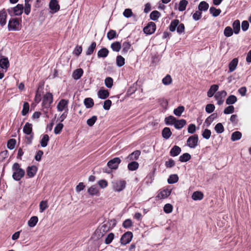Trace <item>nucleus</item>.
<instances>
[{
    "label": "nucleus",
    "instance_id": "f257e3e1",
    "mask_svg": "<svg viewBox=\"0 0 251 251\" xmlns=\"http://www.w3.org/2000/svg\"><path fill=\"white\" fill-rule=\"evenodd\" d=\"M110 229V224L106 223L102 225L101 226H99L95 230L93 235V238L96 240L101 238Z\"/></svg>",
    "mask_w": 251,
    "mask_h": 251
},
{
    "label": "nucleus",
    "instance_id": "f03ea898",
    "mask_svg": "<svg viewBox=\"0 0 251 251\" xmlns=\"http://www.w3.org/2000/svg\"><path fill=\"white\" fill-rule=\"evenodd\" d=\"M12 169L13 172L12 177L14 180L19 181L24 176L25 172L20 167L19 163H15L12 166Z\"/></svg>",
    "mask_w": 251,
    "mask_h": 251
},
{
    "label": "nucleus",
    "instance_id": "7ed1b4c3",
    "mask_svg": "<svg viewBox=\"0 0 251 251\" xmlns=\"http://www.w3.org/2000/svg\"><path fill=\"white\" fill-rule=\"evenodd\" d=\"M21 20L18 18L11 19L8 24V29L9 31L19 30L21 28Z\"/></svg>",
    "mask_w": 251,
    "mask_h": 251
},
{
    "label": "nucleus",
    "instance_id": "20e7f679",
    "mask_svg": "<svg viewBox=\"0 0 251 251\" xmlns=\"http://www.w3.org/2000/svg\"><path fill=\"white\" fill-rule=\"evenodd\" d=\"M113 189L115 192H120L124 190L126 185L125 180H117L112 182Z\"/></svg>",
    "mask_w": 251,
    "mask_h": 251
},
{
    "label": "nucleus",
    "instance_id": "39448f33",
    "mask_svg": "<svg viewBox=\"0 0 251 251\" xmlns=\"http://www.w3.org/2000/svg\"><path fill=\"white\" fill-rule=\"evenodd\" d=\"M198 144V135L197 134L191 136L187 140V145L191 148H196Z\"/></svg>",
    "mask_w": 251,
    "mask_h": 251
},
{
    "label": "nucleus",
    "instance_id": "423d86ee",
    "mask_svg": "<svg viewBox=\"0 0 251 251\" xmlns=\"http://www.w3.org/2000/svg\"><path fill=\"white\" fill-rule=\"evenodd\" d=\"M69 101L68 100L62 99L57 104V109L59 112L63 111H68V105Z\"/></svg>",
    "mask_w": 251,
    "mask_h": 251
},
{
    "label": "nucleus",
    "instance_id": "0eeeda50",
    "mask_svg": "<svg viewBox=\"0 0 251 251\" xmlns=\"http://www.w3.org/2000/svg\"><path fill=\"white\" fill-rule=\"evenodd\" d=\"M133 237L132 233L130 231H127L124 233L121 238V243L122 245H126L129 243Z\"/></svg>",
    "mask_w": 251,
    "mask_h": 251
},
{
    "label": "nucleus",
    "instance_id": "6e6552de",
    "mask_svg": "<svg viewBox=\"0 0 251 251\" xmlns=\"http://www.w3.org/2000/svg\"><path fill=\"white\" fill-rule=\"evenodd\" d=\"M121 162V160L119 157H115L108 162L107 166L110 169L116 170L118 168Z\"/></svg>",
    "mask_w": 251,
    "mask_h": 251
},
{
    "label": "nucleus",
    "instance_id": "1a4fd4ad",
    "mask_svg": "<svg viewBox=\"0 0 251 251\" xmlns=\"http://www.w3.org/2000/svg\"><path fill=\"white\" fill-rule=\"evenodd\" d=\"M52 95L50 93H47L44 95L43 97V104L45 107H48L50 106V104L52 103Z\"/></svg>",
    "mask_w": 251,
    "mask_h": 251
},
{
    "label": "nucleus",
    "instance_id": "9d476101",
    "mask_svg": "<svg viewBox=\"0 0 251 251\" xmlns=\"http://www.w3.org/2000/svg\"><path fill=\"white\" fill-rule=\"evenodd\" d=\"M156 29V25L153 22H150L144 28V32L147 34H151Z\"/></svg>",
    "mask_w": 251,
    "mask_h": 251
},
{
    "label": "nucleus",
    "instance_id": "9b49d317",
    "mask_svg": "<svg viewBox=\"0 0 251 251\" xmlns=\"http://www.w3.org/2000/svg\"><path fill=\"white\" fill-rule=\"evenodd\" d=\"M49 7L52 11V13H56L60 9V6L57 0H51L49 3Z\"/></svg>",
    "mask_w": 251,
    "mask_h": 251
},
{
    "label": "nucleus",
    "instance_id": "f8f14e48",
    "mask_svg": "<svg viewBox=\"0 0 251 251\" xmlns=\"http://www.w3.org/2000/svg\"><path fill=\"white\" fill-rule=\"evenodd\" d=\"M37 171V168L35 166H31L27 167L26 170L27 175L29 177H33Z\"/></svg>",
    "mask_w": 251,
    "mask_h": 251
},
{
    "label": "nucleus",
    "instance_id": "ddd939ff",
    "mask_svg": "<svg viewBox=\"0 0 251 251\" xmlns=\"http://www.w3.org/2000/svg\"><path fill=\"white\" fill-rule=\"evenodd\" d=\"M88 193L91 196H99L100 192L99 189L95 186L92 185L88 189Z\"/></svg>",
    "mask_w": 251,
    "mask_h": 251
},
{
    "label": "nucleus",
    "instance_id": "4468645a",
    "mask_svg": "<svg viewBox=\"0 0 251 251\" xmlns=\"http://www.w3.org/2000/svg\"><path fill=\"white\" fill-rule=\"evenodd\" d=\"M141 152L140 151L137 150L130 154L127 157V159L129 161L137 160L139 158Z\"/></svg>",
    "mask_w": 251,
    "mask_h": 251
},
{
    "label": "nucleus",
    "instance_id": "2eb2a0df",
    "mask_svg": "<svg viewBox=\"0 0 251 251\" xmlns=\"http://www.w3.org/2000/svg\"><path fill=\"white\" fill-rule=\"evenodd\" d=\"M9 66V62L6 57H3L0 60V67L1 68L7 70Z\"/></svg>",
    "mask_w": 251,
    "mask_h": 251
},
{
    "label": "nucleus",
    "instance_id": "dca6fc26",
    "mask_svg": "<svg viewBox=\"0 0 251 251\" xmlns=\"http://www.w3.org/2000/svg\"><path fill=\"white\" fill-rule=\"evenodd\" d=\"M24 6L23 4H18L13 8V12L14 15L19 16L21 15L23 12Z\"/></svg>",
    "mask_w": 251,
    "mask_h": 251
},
{
    "label": "nucleus",
    "instance_id": "f3484780",
    "mask_svg": "<svg viewBox=\"0 0 251 251\" xmlns=\"http://www.w3.org/2000/svg\"><path fill=\"white\" fill-rule=\"evenodd\" d=\"M83 73V71L82 69H77L74 71L72 75V76L74 78V79L77 80L82 76Z\"/></svg>",
    "mask_w": 251,
    "mask_h": 251
},
{
    "label": "nucleus",
    "instance_id": "a211bd4d",
    "mask_svg": "<svg viewBox=\"0 0 251 251\" xmlns=\"http://www.w3.org/2000/svg\"><path fill=\"white\" fill-rule=\"evenodd\" d=\"M238 61L237 58H235L232 60L228 65L229 72H232L236 69L238 64Z\"/></svg>",
    "mask_w": 251,
    "mask_h": 251
},
{
    "label": "nucleus",
    "instance_id": "6ab92c4d",
    "mask_svg": "<svg viewBox=\"0 0 251 251\" xmlns=\"http://www.w3.org/2000/svg\"><path fill=\"white\" fill-rule=\"evenodd\" d=\"M98 95L99 98L105 99L108 97L109 93L108 90L101 89L99 91Z\"/></svg>",
    "mask_w": 251,
    "mask_h": 251
},
{
    "label": "nucleus",
    "instance_id": "aec40b11",
    "mask_svg": "<svg viewBox=\"0 0 251 251\" xmlns=\"http://www.w3.org/2000/svg\"><path fill=\"white\" fill-rule=\"evenodd\" d=\"M181 149L177 146H174L171 150L170 153L172 156H176L181 152Z\"/></svg>",
    "mask_w": 251,
    "mask_h": 251
},
{
    "label": "nucleus",
    "instance_id": "412c9836",
    "mask_svg": "<svg viewBox=\"0 0 251 251\" xmlns=\"http://www.w3.org/2000/svg\"><path fill=\"white\" fill-rule=\"evenodd\" d=\"M172 133L169 127H166L162 131V135L166 139H169L171 136Z\"/></svg>",
    "mask_w": 251,
    "mask_h": 251
},
{
    "label": "nucleus",
    "instance_id": "4be33fe9",
    "mask_svg": "<svg viewBox=\"0 0 251 251\" xmlns=\"http://www.w3.org/2000/svg\"><path fill=\"white\" fill-rule=\"evenodd\" d=\"M7 17V13L4 10L0 11V24L4 25L6 24V19Z\"/></svg>",
    "mask_w": 251,
    "mask_h": 251
},
{
    "label": "nucleus",
    "instance_id": "5701e85b",
    "mask_svg": "<svg viewBox=\"0 0 251 251\" xmlns=\"http://www.w3.org/2000/svg\"><path fill=\"white\" fill-rule=\"evenodd\" d=\"M186 124V121L184 119L176 120L174 126L176 129L182 128Z\"/></svg>",
    "mask_w": 251,
    "mask_h": 251
},
{
    "label": "nucleus",
    "instance_id": "b1692460",
    "mask_svg": "<svg viewBox=\"0 0 251 251\" xmlns=\"http://www.w3.org/2000/svg\"><path fill=\"white\" fill-rule=\"evenodd\" d=\"M171 190L165 189L161 191L157 195V197L160 199H165L171 194Z\"/></svg>",
    "mask_w": 251,
    "mask_h": 251
},
{
    "label": "nucleus",
    "instance_id": "393cba45",
    "mask_svg": "<svg viewBox=\"0 0 251 251\" xmlns=\"http://www.w3.org/2000/svg\"><path fill=\"white\" fill-rule=\"evenodd\" d=\"M219 86L218 85L214 84L211 86L209 90L207 92V96L208 97H212L214 93L218 90Z\"/></svg>",
    "mask_w": 251,
    "mask_h": 251
},
{
    "label": "nucleus",
    "instance_id": "a878e982",
    "mask_svg": "<svg viewBox=\"0 0 251 251\" xmlns=\"http://www.w3.org/2000/svg\"><path fill=\"white\" fill-rule=\"evenodd\" d=\"M32 131V125L29 123H26L23 128L24 132L27 135H30Z\"/></svg>",
    "mask_w": 251,
    "mask_h": 251
},
{
    "label": "nucleus",
    "instance_id": "bb28decb",
    "mask_svg": "<svg viewBox=\"0 0 251 251\" xmlns=\"http://www.w3.org/2000/svg\"><path fill=\"white\" fill-rule=\"evenodd\" d=\"M203 194L200 191L194 192L192 196V198L195 201L201 200L203 199Z\"/></svg>",
    "mask_w": 251,
    "mask_h": 251
},
{
    "label": "nucleus",
    "instance_id": "cd10ccee",
    "mask_svg": "<svg viewBox=\"0 0 251 251\" xmlns=\"http://www.w3.org/2000/svg\"><path fill=\"white\" fill-rule=\"evenodd\" d=\"M49 141V136L48 134H44L43 135V137L40 141V144L41 147L45 148L46 147L48 144Z\"/></svg>",
    "mask_w": 251,
    "mask_h": 251
},
{
    "label": "nucleus",
    "instance_id": "c85d7f7f",
    "mask_svg": "<svg viewBox=\"0 0 251 251\" xmlns=\"http://www.w3.org/2000/svg\"><path fill=\"white\" fill-rule=\"evenodd\" d=\"M232 26L234 30V32L235 34H238L240 30V23L238 20H235Z\"/></svg>",
    "mask_w": 251,
    "mask_h": 251
},
{
    "label": "nucleus",
    "instance_id": "c756f323",
    "mask_svg": "<svg viewBox=\"0 0 251 251\" xmlns=\"http://www.w3.org/2000/svg\"><path fill=\"white\" fill-rule=\"evenodd\" d=\"M188 3L186 0H181L178 4V10L179 11H183L186 9V7Z\"/></svg>",
    "mask_w": 251,
    "mask_h": 251
},
{
    "label": "nucleus",
    "instance_id": "7c9ffc66",
    "mask_svg": "<svg viewBox=\"0 0 251 251\" xmlns=\"http://www.w3.org/2000/svg\"><path fill=\"white\" fill-rule=\"evenodd\" d=\"M38 221V218L37 216H33L30 218L28 221V225L29 227H32L36 226Z\"/></svg>",
    "mask_w": 251,
    "mask_h": 251
},
{
    "label": "nucleus",
    "instance_id": "2f4dec72",
    "mask_svg": "<svg viewBox=\"0 0 251 251\" xmlns=\"http://www.w3.org/2000/svg\"><path fill=\"white\" fill-rule=\"evenodd\" d=\"M227 93L226 91L223 90L221 91L218 92L214 97L216 100H224V98L226 96Z\"/></svg>",
    "mask_w": 251,
    "mask_h": 251
},
{
    "label": "nucleus",
    "instance_id": "473e14b6",
    "mask_svg": "<svg viewBox=\"0 0 251 251\" xmlns=\"http://www.w3.org/2000/svg\"><path fill=\"white\" fill-rule=\"evenodd\" d=\"M208 7V4L204 1L201 2L198 6L199 10H200L201 12L202 11H206Z\"/></svg>",
    "mask_w": 251,
    "mask_h": 251
},
{
    "label": "nucleus",
    "instance_id": "72a5a7b5",
    "mask_svg": "<svg viewBox=\"0 0 251 251\" xmlns=\"http://www.w3.org/2000/svg\"><path fill=\"white\" fill-rule=\"evenodd\" d=\"M109 53L108 50L106 48H102L98 52V56L99 57H105L108 55Z\"/></svg>",
    "mask_w": 251,
    "mask_h": 251
},
{
    "label": "nucleus",
    "instance_id": "f704fd0d",
    "mask_svg": "<svg viewBox=\"0 0 251 251\" xmlns=\"http://www.w3.org/2000/svg\"><path fill=\"white\" fill-rule=\"evenodd\" d=\"M128 169L130 171H135L139 167V164L137 162L132 161L128 164Z\"/></svg>",
    "mask_w": 251,
    "mask_h": 251
},
{
    "label": "nucleus",
    "instance_id": "c9c22d12",
    "mask_svg": "<svg viewBox=\"0 0 251 251\" xmlns=\"http://www.w3.org/2000/svg\"><path fill=\"white\" fill-rule=\"evenodd\" d=\"M111 48L113 51L118 52L121 49V44L119 42H115L111 45Z\"/></svg>",
    "mask_w": 251,
    "mask_h": 251
},
{
    "label": "nucleus",
    "instance_id": "e433bc0d",
    "mask_svg": "<svg viewBox=\"0 0 251 251\" xmlns=\"http://www.w3.org/2000/svg\"><path fill=\"white\" fill-rule=\"evenodd\" d=\"M176 119L173 116H170L168 117H166L165 119V122L166 125H174L175 124Z\"/></svg>",
    "mask_w": 251,
    "mask_h": 251
},
{
    "label": "nucleus",
    "instance_id": "4c0bfd02",
    "mask_svg": "<svg viewBox=\"0 0 251 251\" xmlns=\"http://www.w3.org/2000/svg\"><path fill=\"white\" fill-rule=\"evenodd\" d=\"M178 180V177L177 175H171L168 179L169 184H173L176 183Z\"/></svg>",
    "mask_w": 251,
    "mask_h": 251
},
{
    "label": "nucleus",
    "instance_id": "58836bf2",
    "mask_svg": "<svg viewBox=\"0 0 251 251\" xmlns=\"http://www.w3.org/2000/svg\"><path fill=\"white\" fill-rule=\"evenodd\" d=\"M125 58L121 55H118L116 57V64L117 65L121 67L124 65L125 62Z\"/></svg>",
    "mask_w": 251,
    "mask_h": 251
},
{
    "label": "nucleus",
    "instance_id": "ea45409f",
    "mask_svg": "<svg viewBox=\"0 0 251 251\" xmlns=\"http://www.w3.org/2000/svg\"><path fill=\"white\" fill-rule=\"evenodd\" d=\"M242 137V133L239 131H235L232 133L231 137V140L235 141L239 140Z\"/></svg>",
    "mask_w": 251,
    "mask_h": 251
},
{
    "label": "nucleus",
    "instance_id": "a19ab883",
    "mask_svg": "<svg viewBox=\"0 0 251 251\" xmlns=\"http://www.w3.org/2000/svg\"><path fill=\"white\" fill-rule=\"evenodd\" d=\"M160 13L156 10L153 11L150 14V18L153 21L157 20L160 17Z\"/></svg>",
    "mask_w": 251,
    "mask_h": 251
},
{
    "label": "nucleus",
    "instance_id": "79ce46f5",
    "mask_svg": "<svg viewBox=\"0 0 251 251\" xmlns=\"http://www.w3.org/2000/svg\"><path fill=\"white\" fill-rule=\"evenodd\" d=\"M191 158V155L188 153H185L180 156L179 160L181 162H187Z\"/></svg>",
    "mask_w": 251,
    "mask_h": 251
},
{
    "label": "nucleus",
    "instance_id": "37998d69",
    "mask_svg": "<svg viewBox=\"0 0 251 251\" xmlns=\"http://www.w3.org/2000/svg\"><path fill=\"white\" fill-rule=\"evenodd\" d=\"M209 12L213 17H217L220 15L221 12V10L220 9H217L214 7H211L209 9Z\"/></svg>",
    "mask_w": 251,
    "mask_h": 251
},
{
    "label": "nucleus",
    "instance_id": "c03bdc74",
    "mask_svg": "<svg viewBox=\"0 0 251 251\" xmlns=\"http://www.w3.org/2000/svg\"><path fill=\"white\" fill-rule=\"evenodd\" d=\"M179 21L178 20H174L171 23L169 26V29L171 31H175L176 26L178 25Z\"/></svg>",
    "mask_w": 251,
    "mask_h": 251
},
{
    "label": "nucleus",
    "instance_id": "a18cd8bd",
    "mask_svg": "<svg viewBox=\"0 0 251 251\" xmlns=\"http://www.w3.org/2000/svg\"><path fill=\"white\" fill-rule=\"evenodd\" d=\"M84 103L85 106L88 108L93 107L94 104L93 99L90 98H86L84 100Z\"/></svg>",
    "mask_w": 251,
    "mask_h": 251
},
{
    "label": "nucleus",
    "instance_id": "49530a36",
    "mask_svg": "<svg viewBox=\"0 0 251 251\" xmlns=\"http://www.w3.org/2000/svg\"><path fill=\"white\" fill-rule=\"evenodd\" d=\"M184 111V107L183 106H179L174 110V113L177 116H180L182 113Z\"/></svg>",
    "mask_w": 251,
    "mask_h": 251
},
{
    "label": "nucleus",
    "instance_id": "de8ad7c7",
    "mask_svg": "<svg viewBox=\"0 0 251 251\" xmlns=\"http://www.w3.org/2000/svg\"><path fill=\"white\" fill-rule=\"evenodd\" d=\"M40 211L43 212L45 209L48 207L47 201H42L40 202L39 204Z\"/></svg>",
    "mask_w": 251,
    "mask_h": 251
},
{
    "label": "nucleus",
    "instance_id": "09e8293b",
    "mask_svg": "<svg viewBox=\"0 0 251 251\" xmlns=\"http://www.w3.org/2000/svg\"><path fill=\"white\" fill-rule=\"evenodd\" d=\"M96 47V43L95 42H93L91 45L88 47L86 53L87 55H91L94 51Z\"/></svg>",
    "mask_w": 251,
    "mask_h": 251
},
{
    "label": "nucleus",
    "instance_id": "8fccbe9b",
    "mask_svg": "<svg viewBox=\"0 0 251 251\" xmlns=\"http://www.w3.org/2000/svg\"><path fill=\"white\" fill-rule=\"evenodd\" d=\"M236 101V97L234 95H230L226 99V103L227 104H231L234 103Z\"/></svg>",
    "mask_w": 251,
    "mask_h": 251
},
{
    "label": "nucleus",
    "instance_id": "3c124183",
    "mask_svg": "<svg viewBox=\"0 0 251 251\" xmlns=\"http://www.w3.org/2000/svg\"><path fill=\"white\" fill-rule=\"evenodd\" d=\"M214 129L218 133H221L224 131V127L221 123L217 124L215 126Z\"/></svg>",
    "mask_w": 251,
    "mask_h": 251
},
{
    "label": "nucleus",
    "instance_id": "603ef678",
    "mask_svg": "<svg viewBox=\"0 0 251 251\" xmlns=\"http://www.w3.org/2000/svg\"><path fill=\"white\" fill-rule=\"evenodd\" d=\"M113 80L111 77H106L104 80V83L105 86L109 88H110L113 86Z\"/></svg>",
    "mask_w": 251,
    "mask_h": 251
},
{
    "label": "nucleus",
    "instance_id": "864d4df0",
    "mask_svg": "<svg viewBox=\"0 0 251 251\" xmlns=\"http://www.w3.org/2000/svg\"><path fill=\"white\" fill-rule=\"evenodd\" d=\"M30 0H25V7L24 8L25 13L26 15H28L30 12V4L29 3V2Z\"/></svg>",
    "mask_w": 251,
    "mask_h": 251
},
{
    "label": "nucleus",
    "instance_id": "5fc2aeb1",
    "mask_svg": "<svg viewBox=\"0 0 251 251\" xmlns=\"http://www.w3.org/2000/svg\"><path fill=\"white\" fill-rule=\"evenodd\" d=\"M172 82L171 76L168 75L162 79V83L165 85H168L170 84Z\"/></svg>",
    "mask_w": 251,
    "mask_h": 251
},
{
    "label": "nucleus",
    "instance_id": "6e6d98bb",
    "mask_svg": "<svg viewBox=\"0 0 251 251\" xmlns=\"http://www.w3.org/2000/svg\"><path fill=\"white\" fill-rule=\"evenodd\" d=\"M29 108V104L27 102H25L23 104V108L22 111V114L23 115L25 116L27 114L28 112Z\"/></svg>",
    "mask_w": 251,
    "mask_h": 251
},
{
    "label": "nucleus",
    "instance_id": "4d7b16f0",
    "mask_svg": "<svg viewBox=\"0 0 251 251\" xmlns=\"http://www.w3.org/2000/svg\"><path fill=\"white\" fill-rule=\"evenodd\" d=\"M224 35L226 37H230L233 34V30L230 26H227L224 30Z\"/></svg>",
    "mask_w": 251,
    "mask_h": 251
},
{
    "label": "nucleus",
    "instance_id": "13d9d810",
    "mask_svg": "<svg viewBox=\"0 0 251 251\" xmlns=\"http://www.w3.org/2000/svg\"><path fill=\"white\" fill-rule=\"evenodd\" d=\"M131 45L128 42H125L123 44V52H127L130 49Z\"/></svg>",
    "mask_w": 251,
    "mask_h": 251
},
{
    "label": "nucleus",
    "instance_id": "bf43d9fd",
    "mask_svg": "<svg viewBox=\"0 0 251 251\" xmlns=\"http://www.w3.org/2000/svg\"><path fill=\"white\" fill-rule=\"evenodd\" d=\"M63 126H63V124L58 123L54 128V133L55 134H59L61 132Z\"/></svg>",
    "mask_w": 251,
    "mask_h": 251
},
{
    "label": "nucleus",
    "instance_id": "052dcab7",
    "mask_svg": "<svg viewBox=\"0 0 251 251\" xmlns=\"http://www.w3.org/2000/svg\"><path fill=\"white\" fill-rule=\"evenodd\" d=\"M163 209L165 213H170L173 211V207L171 204L167 203L164 205Z\"/></svg>",
    "mask_w": 251,
    "mask_h": 251
},
{
    "label": "nucleus",
    "instance_id": "680f3d73",
    "mask_svg": "<svg viewBox=\"0 0 251 251\" xmlns=\"http://www.w3.org/2000/svg\"><path fill=\"white\" fill-rule=\"evenodd\" d=\"M117 33L114 30H110L107 34V37L109 40H112L116 37Z\"/></svg>",
    "mask_w": 251,
    "mask_h": 251
},
{
    "label": "nucleus",
    "instance_id": "e2e57ef3",
    "mask_svg": "<svg viewBox=\"0 0 251 251\" xmlns=\"http://www.w3.org/2000/svg\"><path fill=\"white\" fill-rule=\"evenodd\" d=\"M97 120V117L96 116H93L91 118L89 119L87 121V124L90 126H93Z\"/></svg>",
    "mask_w": 251,
    "mask_h": 251
},
{
    "label": "nucleus",
    "instance_id": "0e129e2a",
    "mask_svg": "<svg viewBox=\"0 0 251 251\" xmlns=\"http://www.w3.org/2000/svg\"><path fill=\"white\" fill-rule=\"evenodd\" d=\"M16 140L14 139H10L7 143V148L10 150H13L15 148Z\"/></svg>",
    "mask_w": 251,
    "mask_h": 251
},
{
    "label": "nucleus",
    "instance_id": "69168bd1",
    "mask_svg": "<svg viewBox=\"0 0 251 251\" xmlns=\"http://www.w3.org/2000/svg\"><path fill=\"white\" fill-rule=\"evenodd\" d=\"M114 237V234L113 233H110L108 234L105 240V243L109 244L111 243Z\"/></svg>",
    "mask_w": 251,
    "mask_h": 251
},
{
    "label": "nucleus",
    "instance_id": "338daca9",
    "mask_svg": "<svg viewBox=\"0 0 251 251\" xmlns=\"http://www.w3.org/2000/svg\"><path fill=\"white\" fill-rule=\"evenodd\" d=\"M211 132L210 130L205 129L202 133V137L206 139H208L210 137Z\"/></svg>",
    "mask_w": 251,
    "mask_h": 251
},
{
    "label": "nucleus",
    "instance_id": "774afa93",
    "mask_svg": "<svg viewBox=\"0 0 251 251\" xmlns=\"http://www.w3.org/2000/svg\"><path fill=\"white\" fill-rule=\"evenodd\" d=\"M215 106L213 104H208L205 107V111L208 113H211L214 111Z\"/></svg>",
    "mask_w": 251,
    "mask_h": 251
}]
</instances>
